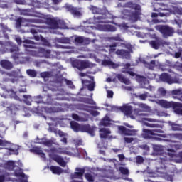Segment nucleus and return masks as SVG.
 <instances>
[{
  "label": "nucleus",
  "instance_id": "nucleus-1",
  "mask_svg": "<svg viewBox=\"0 0 182 182\" xmlns=\"http://www.w3.org/2000/svg\"><path fill=\"white\" fill-rule=\"evenodd\" d=\"M88 9L92 14L96 15H101L99 16H95L92 18H90L87 21V23L93 26H88L85 30L87 33H92V31H101L102 32H116V27L109 24L105 23H113L119 26V29L123 32H126L129 29V26L125 23L117 24L116 19H119L118 17L113 16L110 14L105 7L100 9L96 6L91 5L88 7Z\"/></svg>",
  "mask_w": 182,
  "mask_h": 182
},
{
  "label": "nucleus",
  "instance_id": "nucleus-2",
  "mask_svg": "<svg viewBox=\"0 0 182 182\" xmlns=\"http://www.w3.org/2000/svg\"><path fill=\"white\" fill-rule=\"evenodd\" d=\"M138 108H135L133 110V106L132 104H124L123 106L119 107V110L124 113L127 117H130L132 120H139L141 122L144 126H147V127L151 128H161L163 129V127L159 124H150L147 122H150L151 123H156L158 122L157 119H154L153 118H147V114L143 113V112H150V107L149 105L146 104H139Z\"/></svg>",
  "mask_w": 182,
  "mask_h": 182
},
{
  "label": "nucleus",
  "instance_id": "nucleus-3",
  "mask_svg": "<svg viewBox=\"0 0 182 182\" xmlns=\"http://www.w3.org/2000/svg\"><path fill=\"white\" fill-rule=\"evenodd\" d=\"M165 147L161 145H153V155L154 156H161L158 159L159 163V166H156V170L154 172H149L147 176L148 177H162V178H165L168 181L173 182V176L168 175L166 172V168H167L166 164L170 161V156H168V154H164Z\"/></svg>",
  "mask_w": 182,
  "mask_h": 182
},
{
  "label": "nucleus",
  "instance_id": "nucleus-4",
  "mask_svg": "<svg viewBox=\"0 0 182 182\" xmlns=\"http://www.w3.org/2000/svg\"><path fill=\"white\" fill-rule=\"evenodd\" d=\"M24 43V48L26 52H28L29 55L32 56H36V58H47L48 59H53V58H57V59H60V55H63V53H75V50H71L69 51H65L63 53H59L56 51H50V50H46L45 48H39L38 52L31 50L33 49V41L26 39L23 41Z\"/></svg>",
  "mask_w": 182,
  "mask_h": 182
},
{
  "label": "nucleus",
  "instance_id": "nucleus-5",
  "mask_svg": "<svg viewBox=\"0 0 182 182\" xmlns=\"http://www.w3.org/2000/svg\"><path fill=\"white\" fill-rule=\"evenodd\" d=\"M117 6L118 8H122V6L124 8H129L132 11V12H130V10L124 9L121 11L120 18H122V19H127L132 23L137 22V21H139L141 15L140 5L134 4L132 2H127L125 3L124 5H122V3H119Z\"/></svg>",
  "mask_w": 182,
  "mask_h": 182
},
{
  "label": "nucleus",
  "instance_id": "nucleus-6",
  "mask_svg": "<svg viewBox=\"0 0 182 182\" xmlns=\"http://www.w3.org/2000/svg\"><path fill=\"white\" fill-rule=\"evenodd\" d=\"M64 82L70 89H73L75 87L72 81L66 79H61L60 81L50 82L48 85H43V92H48L47 89H48V90H52V92H58L57 93L58 100H68V98L65 97L67 94L62 88V83Z\"/></svg>",
  "mask_w": 182,
  "mask_h": 182
},
{
  "label": "nucleus",
  "instance_id": "nucleus-7",
  "mask_svg": "<svg viewBox=\"0 0 182 182\" xmlns=\"http://www.w3.org/2000/svg\"><path fill=\"white\" fill-rule=\"evenodd\" d=\"M17 164L19 167L16 166V164L13 161H6L0 159V173H2V168L14 170V175L18 178V182H28V176L25 175L21 168L22 162L18 161Z\"/></svg>",
  "mask_w": 182,
  "mask_h": 182
},
{
  "label": "nucleus",
  "instance_id": "nucleus-8",
  "mask_svg": "<svg viewBox=\"0 0 182 182\" xmlns=\"http://www.w3.org/2000/svg\"><path fill=\"white\" fill-rule=\"evenodd\" d=\"M36 103L38 105H41V103H44V105H52V106L48 107H43L41 108L42 113H59V112H65L66 109V105L60 103H53L52 102V97L50 96H48L47 102H44L43 100H42V96L38 95L34 97Z\"/></svg>",
  "mask_w": 182,
  "mask_h": 182
},
{
  "label": "nucleus",
  "instance_id": "nucleus-9",
  "mask_svg": "<svg viewBox=\"0 0 182 182\" xmlns=\"http://www.w3.org/2000/svg\"><path fill=\"white\" fill-rule=\"evenodd\" d=\"M154 11L159 12V14L152 13V18H157V16H160L161 18L170 16L171 14L173 15H182V7H172V9H168V7L163 3H156Z\"/></svg>",
  "mask_w": 182,
  "mask_h": 182
},
{
  "label": "nucleus",
  "instance_id": "nucleus-10",
  "mask_svg": "<svg viewBox=\"0 0 182 182\" xmlns=\"http://www.w3.org/2000/svg\"><path fill=\"white\" fill-rule=\"evenodd\" d=\"M147 77L148 79H155L157 83H160L161 82H164L168 85H181L182 83V76L176 73L170 75L166 73H163L160 75L149 73Z\"/></svg>",
  "mask_w": 182,
  "mask_h": 182
},
{
  "label": "nucleus",
  "instance_id": "nucleus-11",
  "mask_svg": "<svg viewBox=\"0 0 182 182\" xmlns=\"http://www.w3.org/2000/svg\"><path fill=\"white\" fill-rule=\"evenodd\" d=\"M20 15H24L25 16H36V18H38L26 20L23 18H18L16 20V28L18 29V32H21V30L19 29L21 26H31V24L28 23V22H33V23H38V19H43V18H45V15L38 12L32 11L29 9H21ZM25 22H26V23H25Z\"/></svg>",
  "mask_w": 182,
  "mask_h": 182
},
{
  "label": "nucleus",
  "instance_id": "nucleus-12",
  "mask_svg": "<svg viewBox=\"0 0 182 182\" xmlns=\"http://www.w3.org/2000/svg\"><path fill=\"white\" fill-rule=\"evenodd\" d=\"M37 23H46L49 25L50 28L53 29V31L50 32L56 33L57 35H60V33L58 32L56 29H68V26H66V23H65L63 20L55 17L48 18L44 16L43 19H37Z\"/></svg>",
  "mask_w": 182,
  "mask_h": 182
},
{
  "label": "nucleus",
  "instance_id": "nucleus-13",
  "mask_svg": "<svg viewBox=\"0 0 182 182\" xmlns=\"http://www.w3.org/2000/svg\"><path fill=\"white\" fill-rule=\"evenodd\" d=\"M45 151L48 152V156L51 160H53L59 166H61V167H66V164H68L66 161H65V159L63 158L55 153H58L59 154H67L68 156H73V153L67 151L65 149L63 148H58V149H52L50 151L45 150Z\"/></svg>",
  "mask_w": 182,
  "mask_h": 182
},
{
  "label": "nucleus",
  "instance_id": "nucleus-14",
  "mask_svg": "<svg viewBox=\"0 0 182 182\" xmlns=\"http://www.w3.org/2000/svg\"><path fill=\"white\" fill-rule=\"evenodd\" d=\"M5 46H9L10 52L12 53V58L16 63H31L32 58L31 57H23V54L19 53V48L11 42L5 43Z\"/></svg>",
  "mask_w": 182,
  "mask_h": 182
},
{
  "label": "nucleus",
  "instance_id": "nucleus-15",
  "mask_svg": "<svg viewBox=\"0 0 182 182\" xmlns=\"http://www.w3.org/2000/svg\"><path fill=\"white\" fill-rule=\"evenodd\" d=\"M141 136L144 139H152V140H157L158 141H161V138L166 139V137H168V135L160 129H144Z\"/></svg>",
  "mask_w": 182,
  "mask_h": 182
},
{
  "label": "nucleus",
  "instance_id": "nucleus-16",
  "mask_svg": "<svg viewBox=\"0 0 182 182\" xmlns=\"http://www.w3.org/2000/svg\"><path fill=\"white\" fill-rule=\"evenodd\" d=\"M156 103L161 106V107H164V109H170V107H173V112L176 114L182 116L181 102H168L166 100H156Z\"/></svg>",
  "mask_w": 182,
  "mask_h": 182
},
{
  "label": "nucleus",
  "instance_id": "nucleus-17",
  "mask_svg": "<svg viewBox=\"0 0 182 182\" xmlns=\"http://www.w3.org/2000/svg\"><path fill=\"white\" fill-rule=\"evenodd\" d=\"M122 73H128L130 75V76H132V77H135L137 82H139V85L142 89H147L148 90H150V92H154V90H156L154 87L150 85V82H149V80H147V78L138 75L137 74L133 73V71L122 70Z\"/></svg>",
  "mask_w": 182,
  "mask_h": 182
},
{
  "label": "nucleus",
  "instance_id": "nucleus-18",
  "mask_svg": "<svg viewBox=\"0 0 182 182\" xmlns=\"http://www.w3.org/2000/svg\"><path fill=\"white\" fill-rule=\"evenodd\" d=\"M70 127L73 132H87L90 134V136H95V131L96 130V127L90 125H80L79 123L72 121L70 122Z\"/></svg>",
  "mask_w": 182,
  "mask_h": 182
},
{
  "label": "nucleus",
  "instance_id": "nucleus-19",
  "mask_svg": "<svg viewBox=\"0 0 182 182\" xmlns=\"http://www.w3.org/2000/svg\"><path fill=\"white\" fill-rule=\"evenodd\" d=\"M6 77L4 78V82H8V80H11V83H16L18 80L21 82V79L23 82L22 86H26V82H25L26 78L21 73V70H18L17 71H11V73H4Z\"/></svg>",
  "mask_w": 182,
  "mask_h": 182
},
{
  "label": "nucleus",
  "instance_id": "nucleus-20",
  "mask_svg": "<svg viewBox=\"0 0 182 182\" xmlns=\"http://www.w3.org/2000/svg\"><path fill=\"white\" fill-rule=\"evenodd\" d=\"M0 146H9V148H1L0 147V151L3 150L5 156H11L12 154H18V149H15V145L14 144H11V142L4 140V139H0Z\"/></svg>",
  "mask_w": 182,
  "mask_h": 182
},
{
  "label": "nucleus",
  "instance_id": "nucleus-21",
  "mask_svg": "<svg viewBox=\"0 0 182 182\" xmlns=\"http://www.w3.org/2000/svg\"><path fill=\"white\" fill-rule=\"evenodd\" d=\"M155 29L161 32L164 38H168L174 34V28L168 26H156Z\"/></svg>",
  "mask_w": 182,
  "mask_h": 182
},
{
  "label": "nucleus",
  "instance_id": "nucleus-22",
  "mask_svg": "<svg viewBox=\"0 0 182 182\" xmlns=\"http://www.w3.org/2000/svg\"><path fill=\"white\" fill-rule=\"evenodd\" d=\"M71 39L72 42H74L77 46L80 45H89L90 42H96V39L90 40V38L84 36H71Z\"/></svg>",
  "mask_w": 182,
  "mask_h": 182
},
{
  "label": "nucleus",
  "instance_id": "nucleus-23",
  "mask_svg": "<svg viewBox=\"0 0 182 182\" xmlns=\"http://www.w3.org/2000/svg\"><path fill=\"white\" fill-rule=\"evenodd\" d=\"M125 48L128 49V51H126L125 50H118L115 53L122 59H130V53L133 52L132 50V45L127 44L125 45Z\"/></svg>",
  "mask_w": 182,
  "mask_h": 182
},
{
  "label": "nucleus",
  "instance_id": "nucleus-24",
  "mask_svg": "<svg viewBox=\"0 0 182 182\" xmlns=\"http://www.w3.org/2000/svg\"><path fill=\"white\" fill-rule=\"evenodd\" d=\"M167 151L169 160H173L176 163H182V152L176 154V151L171 149H168Z\"/></svg>",
  "mask_w": 182,
  "mask_h": 182
},
{
  "label": "nucleus",
  "instance_id": "nucleus-25",
  "mask_svg": "<svg viewBox=\"0 0 182 182\" xmlns=\"http://www.w3.org/2000/svg\"><path fill=\"white\" fill-rule=\"evenodd\" d=\"M73 66L77 68L79 70H82L86 68H91L92 63L87 60H75L73 63Z\"/></svg>",
  "mask_w": 182,
  "mask_h": 182
},
{
  "label": "nucleus",
  "instance_id": "nucleus-26",
  "mask_svg": "<svg viewBox=\"0 0 182 182\" xmlns=\"http://www.w3.org/2000/svg\"><path fill=\"white\" fill-rule=\"evenodd\" d=\"M118 130L119 133L122 136H136V134L137 133L136 130H130L123 126H118Z\"/></svg>",
  "mask_w": 182,
  "mask_h": 182
},
{
  "label": "nucleus",
  "instance_id": "nucleus-27",
  "mask_svg": "<svg viewBox=\"0 0 182 182\" xmlns=\"http://www.w3.org/2000/svg\"><path fill=\"white\" fill-rule=\"evenodd\" d=\"M2 90H4L5 94L1 95V97H4L5 99H6V97H11V99H15V100H21V99H19V97L16 95V92H14V90H7L4 87H2Z\"/></svg>",
  "mask_w": 182,
  "mask_h": 182
},
{
  "label": "nucleus",
  "instance_id": "nucleus-28",
  "mask_svg": "<svg viewBox=\"0 0 182 182\" xmlns=\"http://www.w3.org/2000/svg\"><path fill=\"white\" fill-rule=\"evenodd\" d=\"M65 8L66 11L70 12L72 15L74 16H82V10L80 9L73 7L69 4H65Z\"/></svg>",
  "mask_w": 182,
  "mask_h": 182
},
{
  "label": "nucleus",
  "instance_id": "nucleus-29",
  "mask_svg": "<svg viewBox=\"0 0 182 182\" xmlns=\"http://www.w3.org/2000/svg\"><path fill=\"white\" fill-rule=\"evenodd\" d=\"M1 106L6 107L8 112H10L11 114H16V112H18V108L15 107V105L9 104L7 101H4Z\"/></svg>",
  "mask_w": 182,
  "mask_h": 182
},
{
  "label": "nucleus",
  "instance_id": "nucleus-30",
  "mask_svg": "<svg viewBox=\"0 0 182 182\" xmlns=\"http://www.w3.org/2000/svg\"><path fill=\"white\" fill-rule=\"evenodd\" d=\"M72 117L73 120L77 122H87L89 120V115L86 114H81L80 116L77 115V114H73Z\"/></svg>",
  "mask_w": 182,
  "mask_h": 182
},
{
  "label": "nucleus",
  "instance_id": "nucleus-31",
  "mask_svg": "<svg viewBox=\"0 0 182 182\" xmlns=\"http://www.w3.org/2000/svg\"><path fill=\"white\" fill-rule=\"evenodd\" d=\"M82 85H85V86L87 87L88 90L90 92H93L95 90V86L96 83L95 82V80H93V77H92V81H89L87 80H82Z\"/></svg>",
  "mask_w": 182,
  "mask_h": 182
},
{
  "label": "nucleus",
  "instance_id": "nucleus-32",
  "mask_svg": "<svg viewBox=\"0 0 182 182\" xmlns=\"http://www.w3.org/2000/svg\"><path fill=\"white\" fill-rule=\"evenodd\" d=\"M50 170L52 171L53 174H57L58 176H60L62 173H68L69 168L63 171V169H62V168L59 166H51L50 167Z\"/></svg>",
  "mask_w": 182,
  "mask_h": 182
},
{
  "label": "nucleus",
  "instance_id": "nucleus-33",
  "mask_svg": "<svg viewBox=\"0 0 182 182\" xmlns=\"http://www.w3.org/2000/svg\"><path fill=\"white\" fill-rule=\"evenodd\" d=\"M173 99H178L180 102H182V88H178L171 92Z\"/></svg>",
  "mask_w": 182,
  "mask_h": 182
},
{
  "label": "nucleus",
  "instance_id": "nucleus-34",
  "mask_svg": "<svg viewBox=\"0 0 182 182\" xmlns=\"http://www.w3.org/2000/svg\"><path fill=\"white\" fill-rule=\"evenodd\" d=\"M139 62H141V63H143L146 68H148V69H150L151 70H153L154 69V67L157 66V65H156L155 60H152L150 63H147L141 58H139Z\"/></svg>",
  "mask_w": 182,
  "mask_h": 182
},
{
  "label": "nucleus",
  "instance_id": "nucleus-35",
  "mask_svg": "<svg viewBox=\"0 0 182 182\" xmlns=\"http://www.w3.org/2000/svg\"><path fill=\"white\" fill-rule=\"evenodd\" d=\"M102 66H108V68H112V69H116L120 66L117 63H114L110 60H104L102 61Z\"/></svg>",
  "mask_w": 182,
  "mask_h": 182
},
{
  "label": "nucleus",
  "instance_id": "nucleus-36",
  "mask_svg": "<svg viewBox=\"0 0 182 182\" xmlns=\"http://www.w3.org/2000/svg\"><path fill=\"white\" fill-rule=\"evenodd\" d=\"M0 65L3 69H6L7 70H11L14 68V65L8 60H2L0 61Z\"/></svg>",
  "mask_w": 182,
  "mask_h": 182
},
{
  "label": "nucleus",
  "instance_id": "nucleus-37",
  "mask_svg": "<svg viewBox=\"0 0 182 182\" xmlns=\"http://www.w3.org/2000/svg\"><path fill=\"white\" fill-rule=\"evenodd\" d=\"M30 151L31 153H35L36 154H38V156H41V159H43V160H46V155L45 154V153H43V151H42V149H41V148L34 147V148L30 149Z\"/></svg>",
  "mask_w": 182,
  "mask_h": 182
},
{
  "label": "nucleus",
  "instance_id": "nucleus-38",
  "mask_svg": "<svg viewBox=\"0 0 182 182\" xmlns=\"http://www.w3.org/2000/svg\"><path fill=\"white\" fill-rule=\"evenodd\" d=\"M110 115L108 114H107L100 122V126H110L113 121L110 119Z\"/></svg>",
  "mask_w": 182,
  "mask_h": 182
},
{
  "label": "nucleus",
  "instance_id": "nucleus-39",
  "mask_svg": "<svg viewBox=\"0 0 182 182\" xmlns=\"http://www.w3.org/2000/svg\"><path fill=\"white\" fill-rule=\"evenodd\" d=\"M31 1V5L34 6V8H49V4L48 3L43 4L39 1H35L34 0H30Z\"/></svg>",
  "mask_w": 182,
  "mask_h": 182
},
{
  "label": "nucleus",
  "instance_id": "nucleus-40",
  "mask_svg": "<svg viewBox=\"0 0 182 182\" xmlns=\"http://www.w3.org/2000/svg\"><path fill=\"white\" fill-rule=\"evenodd\" d=\"M112 132H110V129H106V128H102L100 130V136L101 139H107L109 137L107 134H110Z\"/></svg>",
  "mask_w": 182,
  "mask_h": 182
},
{
  "label": "nucleus",
  "instance_id": "nucleus-41",
  "mask_svg": "<svg viewBox=\"0 0 182 182\" xmlns=\"http://www.w3.org/2000/svg\"><path fill=\"white\" fill-rule=\"evenodd\" d=\"M168 124L171 126V130H173V132H181L182 130L181 125L177 124L174 122H172L171 121H168Z\"/></svg>",
  "mask_w": 182,
  "mask_h": 182
},
{
  "label": "nucleus",
  "instance_id": "nucleus-42",
  "mask_svg": "<svg viewBox=\"0 0 182 182\" xmlns=\"http://www.w3.org/2000/svg\"><path fill=\"white\" fill-rule=\"evenodd\" d=\"M38 144H43L44 146H46V147H50L52 144H53V142L50 140L46 139V138H42L41 139H38V141L37 142Z\"/></svg>",
  "mask_w": 182,
  "mask_h": 182
},
{
  "label": "nucleus",
  "instance_id": "nucleus-43",
  "mask_svg": "<svg viewBox=\"0 0 182 182\" xmlns=\"http://www.w3.org/2000/svg\"><path fill=\"white\" fill-rule=\"evenodd\" d=\"M34 39L36 41H41V42H43V44L45 46H50V43H49V41H48V40L42 37L41 35L34 36Z\"/></svg>",
  "mask_w": 182,
  "mask_h": 182
},
{
  "label": "nucleus",
  "instance_id": "nucleus-44",
  "mask_svg": "<svg viewBox=\"0 0 182 182\" xmlns=\"http://www.w3.org/2000/svg\"><path fill=\"white\" fill-rule=\"evenodd\" d=\"M149 45H151V48L154 49H159V48H160V45H161V41L160 39L156 38V41H151Z\"/></svg>",
  "mask_w": 182,
  "mask_h": 182
},
{
  "label": "nucleus",
  "instance_id": "nucleus-45",
  "mask_svg": "<svg viewBox=\"0 0 182 182\" xmlns=\"http://www.w3.org/2000/svg\"><path fill=\"white\" fill-rule=\"evenodd\" d=\"M11 32V30L4 24H0V38L2 36V34H4V36L8 38V35L5 34V32Z\"/></svg>",
  "mask_w": 182,
  "mask_h": 182
},
{
  "label": "nucleus",
  "instance_id": "nucleus-46",
  "mask_svg": "<svg viewBox=\"0 0 182 182\" xmlns=\"http://www.w3.org/2000/svg\"><path fill=\"white\" fill-rule=\"evenodd\" d=\"M117 77L119 79L120 82H122V83H124L125 85H130V80L124 77L123 75L119 74L117 75Z\"/></svg>",
  "mask_w": 182,
  "mask_h": 182
},
{
  "label": "nucleus",
  "instance_id": "nucleus-47",
  "mask_svg": "<svg viewBox=\"0 0 182 182\" xmlns=\"http://www.w3.org/2000/svg\"><path fill=\"white\" fill-rule=\"evenodd\" d=\"M77 156L80 157V159H87V152L85 149H80L78 153L77 154Z\"/></svg>",
  "mask_w": 182,
  "mask_h": 182
},
{
  "label": "nucleus",
  "instance_id": "nucleus-48",
  "mask_svg": "<svg viewBox=\"0 0 182 182\" xmlns=\"http://www.w3.org/2000/svg\"><path fill=\"white\" fill-rule=\"evenodd\" d=\"M48 131L53 132V133H55V134H59V136H60V137H63V136H65V133L60 130H58L55 128H52V127H50L48 129Z\"/></svg>",
  "mask_w": 182,
  "mask_h": 182
},
{
  "label": "nucleus",
  "instance_id": "nucleus-49",
  "mask_svg": "<svg viewBox=\"0 0 182 182\" xmlns=\"http://www.w3.org/2000/svg\"><path fill=\"white\" fill-rule=\"evenodd\" d=\"M157 93L161 97H164V96L167 95V90H166L164 87H159L157 90Z\"/></svg>",
  "mask_w": 182,
  "mask_h": 182
},
{
  "label": "nucleus",
  "instance_id": "nucleus-50",
  "mask_svg": "<svg viewBox=\"0 0 182 182\" xmlns=\"http://www.w3.org/2000/svg\"><path fill=\"white\" fill-rule=\"evenodd\" d=\"M108 41H109V42H113V41L117 42H123V39H122V37H120V35L119 34L115 36L108 38Z\"/></svg>",
  "mask_w": 182,
  "mask_h": 182
},
{
  "label": "nucleus",
  "instance_id": "nucleus-51",
  "mask_svg": "<svg viewBox=\"0 0 182 182\" xmlns=\"http://www.w3.org/2000/svg\"><path fill=\"white\" fill-rule=\"evenodd\" d=\"M155 114H156V116H159V117H168V116H170V114H167V112L159 110H156Z\"/></svg>",
  "mask_w": 182,
  "mask_h": 182
},
{
  "label": "nucleus",
  "instance_id": "nucleus-52",
  "mask_svg": "<svg viewBox=\"0 0 182 182\" xmlns=\"http://www.w3.org/2000/svg\"><path fill=\"white\" fill-rule=\"evenodd\" d=\"M26 73L30 77H36V75H38L36 70L32 69L27 70Z\"/></svg>",
  "mask_w": 182,
  "mask_h": 182
},
{
  "label": "nucleus",
  "instance_id": "nucleus-53",
  "mask_svg": "<svg viewBox=\"0 0 182 182\" xmlns=\"http://www.w3.org/2000/svg\"><path fill=\"white\" fill-rule=\"evenodd\" d=\"M7 177H9V173L2 171L1 175H0V182H4L5 180H8Z\"/></svg>",
  "mask_w": 182,
  "mask_h": 182
},
{
  "label": "nucleus",
  "instance_id": "nucleus-54",
  "mask_svg": "<svg viewBox=\"0 0 182 182\" xmlns=\"http://www.w3.org/2000/svg\"><path fill=\"white\" fill-rule=\"evenodd\" d=\"M23 97H24L23 102L24 103H26V105H28V106H31V103L32 102V97H31V95H23Z\"/></svg>",
  "mask_w": 182,
  "mask_h": 182
},
{
  "label": "nucleus",
  "instance_id": "nucleus-55",
  "mask_svg": "<svg viewBox=\"0 0 182 182\" xmlns=\"http://www.w3.org/2000/svg\"><path fill=\"white\" fill-rule=\"evenodd\" d=\"M119 170L122 174H124V176H129V169H127V168L120 166Z\"/></svg>",
  "mask_w": 182,
  "mask_h": 182
},
{
  "label": "nucleus",
  "instance_id": "nucleus-56",
  "mask_svg": "<svg viewBox=\"0 0 182 182\" xmlns=\"http://www.w3.org/2000/svg\"><path fill=\"white\" fill-rule=\"evenodd\" d=\"M81 101L84 102V103H87L88 105H96V102H94L92 98H83Z\"/></svg>",
  "mask_w": 182,
  "mask_h": 182
},
{
  "label": "nucleus",
  "instance_id": "nucleus-57",
  "mask_svg": "<svg viewBox=\"0 0 182 182\" xmlns=\"http://www.w3.org/2000/svg\"><path fill=\"white\" fill-rule=\"evenodd\" d=\"M168 136H171V137H174L175 139H178V140H182V134L181 133H175V134H170Z\"/></svg>",
  "mask_w": 182,
  "mask_h": 182
},
{
  "label": "nucleus",
  "instance_id": "nucleus-58",
  "mask_svg": "<svg viewBox=\"0 0 182 182\" xmlns=\"http://www.w3.org/2000/svg\"><path fill=\"white\" fill-rule=\"evenodd\" d=\"M61 43L71 44L72 43V37H70V38H68V37L62 38V43Z\"/></svg>",
  "mask_w": 182,
  "mask_h": 182
},
{
  "label": "nucleus",
  "instance_id": "nucleus-59",
  "mask_svg": "<svg viewBox=\"0 0 182 182\" xmlns=\"http://www.w3.org/2000/svg\"><path fill=\"white\" fill-rule=\"evenodd\" d=\"M55 47L58 49H73V47L69 46H61L59 44H55Z\"/></svg>",
  "mask_w": 182,
  "mask_h": 182
},
{
  "label": "nucleus",
  "instance_id": "nucleus-60",
  "mask_svg": "<svg viewBox=\"0 0 182 182\" xmlns=\"http://www.w3.org/2000/svg\"><path fill=\"white\" fill-rule=\"evenodd\" d=\"M40 75L43 79H48V77H50V76H52V74H50V72H43Z\"/></svg>",
  "mask_w": 182,
  "mask_h": 182
},
{
  "label": "nucleus",
  "instance_id": "nucleus-61",
  "mask_svg": "<svg viewBox=\"0 0 182 182\" xmlns=\"http://www.w3.org/2000/svg\"><path fill=\"white\" fill-rule=\"evenodd\" d=\"M8 130V128L5 127L3 124H0V137L1 134H4L5 132Z\"/></svg>",
  "mask_w": 182,
  "mask_h": 182
},
{
  "label": "nucleus",
  "instance_id": "nucleus-62",
  "mask_svg": "<svg viewBox=\"0 0 182 182\" xmlns=\"http://www.w3.org/2000/svg\"><path fill=\"white\" fill-rule=\"evenodd\" d=\"M36 28H31V33L33 35H35V33H38V32H43V31L41 30V28H39V27L36 26Z\"/></svg>",
  "mask_w": 182,
  "mask_h": 182
},
{
  "label": "nucleus",
  "instance_id": "nucleus-63",
  "mask_svg": "<svg viewBox=\"0 0 182 182\" xmlns=\"http://www.w3.org/2000/svg\"><path fill=\"white\" fill-rule=\"evenodd\" d=\"M85 178L89 182H93L94 180L93 176H92V175H90V173H85Z\"/></svg>",
  "mask_w": 182,
  "mask_h": 182
},
{
  "label": "nucleus",
  "instance_id": "nucleus-64",
  "mask_svg": "<svg viewBox=\"0 0 182 182\" xmlns=\"http://www.w3.org/2000/svg\"><path fill=\"white\" fill-rule=\"evenodd\" d=\"M174 56L176 59H178V58H181L182 60V50H179L178 52L175 53Z\"/></svg>",
  "mask_w": 182,
  "mask_h": 182
}]
</instances>
